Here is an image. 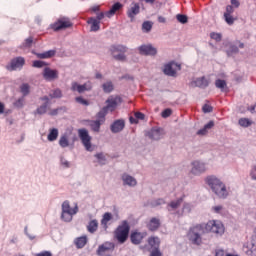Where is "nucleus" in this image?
Listing matches in <instances>:
<instances>
[{
  "label": "nucleus",
  "mask_w": 256,
  "mask_h": 256,
  "mask_svg": "<svg viewBox=\"0 0 256 256\" xmlns=\"http://www.w3.org/2000/svg\"><path fill=\"white\" fill-rule=\"evenodd\" d=\"M204 233H213L217 237H221L225 233V226L223 225H196L192 226L188 233L187 239L192 245H200L203 243L201 235Z\"/></svg>",
  "instance_id": "1"
},
{
  "label": "nucleus",
  "mask_w": 256,
  "mask_h": 256,
  "mask_svg": "<svg viewBox=\"0 0 256 256\" xmlns=\"http://www.w3.org/2000/svg\"><path fill=\"white\" fill-rule=\"evenodd\" d=\"M205 181L218 199H227V197H229L227 186L223 181H221V179L216 176H207Z\"/></svg>",
  "instance_id": "2"
},
{
  "label": "nucleus",
  "mask_w": 256,
  "mask_h": 256,
  "mask_svg": "<svg viewBox=\"0 0 256 256\" xmlns=\"http://www.w3.org/2000/svg\"><path fill=\"white\" fill-rule=\"evenodd\" d=\"M61 209V219L65 223L73 221V215H77V213H79V206L76 204L75 207L71 208V204L68 200L62 203Z\"/></svg>",
  "instance_id": "3"
},
{
  "label": "nucleus",
  "mask_w": 256,
  "mask_h": 256,
  "mask_svg": "<svg viewBox=\"0 0 256 256\" xmlns=\"http://www.w3.org/2000/svg\"><path fill=\"white\" fill-rule=\"evenodd\" d=\"M129 51V48L125 45H113L110 47V53L115 61H127L125 53Z\"/></svg>",
  "instance_id": "4"
},
{
  "label": "nucleus",
  "mask_w": 256,
  "mask_h": 256,
  "mask_svg": "<svg viewBox=\"0 0 256 256\" xmlns=\"http://www.w3.org/2000/svg\"><path fill=\"white\" fill-rule=\"evenodd\" d=\"M129 231H131V227L129 225H120L114 231V237L118 241V243H125L129 238Z\"/></svg>",
  "instance_id": "5"
},
{
  "label": "nucleus",
  "mask_w": 256,
  "mask_h": 256,
  "mask_svg": "<svg viewBox=\"0 0 256 256\" xmlns=\"http://www.w3.org/2000/svg\"><path fill=\"white\" fill-rule=\"evenodd\" d=\"M78 137L82 141V145L85 147L86 151H93V145L91 144V136L89 135V131H87V129H79Z\"/></svg>",
  "instance_id": "6"
},
{
  "label": "nucleus",
  "mask_w": 256,
  "mask_h": 256,
  "mask_svg": "<svg viewBox=\"0 0 256 256\" xmlns=\"http://www.w3.org/2000/svg\"><path fill=\"white\" fill-rule=\"evenodd\" d=\"M25 66V58L18 56L10 60V62L6 65L7 71H21Z\"/></svg>",
  "instance_id": "7"
},
{
  "label": "nucleus",
  "mask_w": 256,
  "mask_h": 256,
  "mask_svg": "<svg viewBox=\"0 0 256 256\" xmlns=\"http://www.w3.org/2000/svg\"><path fill=\"white\" fill-rule=\"evenodd\" d=\"M205 171H207V164H205L204 162H201L199 160L191 162V175L199 177V175H203Z\"/></svg>",
  "instance_id": "8"
},
{
  "label": "nucleus",
  "mask_w": 256,
  "mask_h": 256,
  "mask_svg": "<svg viewBox=\"0 0 256 256\" xmlns=\"http://www.w3.org/2000/svg\"><path fill=\"white\" fill-rule=\"evenodd\" d=\"M69 27H73V23L67 17H62L58 19L53 25L52 29L54 31H62V29H69Z\"/></svg>",
  "instance_id": "9"
},
{
  "label": "nucleus",
  "mask_w": 256,
  "mask_h": 256,
  "mask_svg": "<svg viewBox=\"0 0 256 256\" xmlns=\"http://www.w3.org/2000/svg\"><path fill=\"white\" fill-rule=\"evenodd\" d=\"M93 89V83L91 81L85 82L84 84H79L77 82H72L71 91L77 93H85V91H91Z\"/></svg>",
  "instance_id": "10"
},
{
  "label": "nucleus",
  "mask_w": 256,
  "mask_h": 256,
  "mask_svg": "<svg viewBox=\"0 0 256 256\" xmlns=\"http://www.w3.org/2000/svg\"><path fill=\"white\" fill-rule=\"evenodd\" d=\"M146 135L152 141H159L165 136V131L162 128H152Z\"/></svg>",
  "instance_id": "11"
},
{
  "label": "nucleus",
  "mask_w": 256,
  "mask_h": 256,
  "mask_svg": "<svg viewBox=\"0 0 256 256\" xmlns=\"http://www.w3.org/2000/svg\"><path fill=\"white\" fill-rule=\"evenodd\" d=\"M138 51L140 55H148L154 57V55H157V48L153 47L151 44L147 45H141L138 47Z\"/></svg>",
  "instance_id": "12"
},
{
  "label": "nucleus",
  "mask_w": 256,
  "mask_h": 256,
  "mask_svg": "<svg viewBox=\"0 0 256 256\" xmlns=\"http://www.w3.org/2000/svg\"><path fill=\"white\" fill-rule=\"evenodd\" d=\"M147 237V232L133 231L130 235V240L133 245H141L143 239Z\"/></svg>",
  "instance_id": "13"
},
{
  "label": "nucleus",
  "mask_w": 256,
  "mask_h": 256,
  "mask_svg": "<svg viewBox=\"0 0 256 256\" xmlns=\"http://www.w3.org/2000/svg\"><path fill=\"white\" fill-rule=\"evenodd\" d=\"M43 78L46 81H55V79H59V71L46 67L43 70Z\"/></svg>",
  "instance_id": "14"
},
{
  "label": "nucleus",
  "mask_w": 256,
  "mask_h": 256,
  "mask_svg": "<svg viewBox=\"0 0 256 256\" xmlns=\"http://www.w3.org/2000/svg\"><path fill=\"white\" fill-rule=\"evenodd\" d=\"M141 11V6H139V3H132L130 8L127 10V15L131 22L135 21V16L139 15Z\"/></svg>",
  "instance_id": "15"
},
{
  "label": "nucleus",
  "mask_w": 256,
  "mask_h": 256,
  "mask_svg": "<svg viewBox=\"0 0 256 256\" xmlns=\"http://www.w3.org/2000/svg\"><path fill=\"white\" fill-rule=\"evenodd\" d=\"M115 221H119V214L113 215L111 212H106L102 216L101 225H107L108 223H115Z\"/></svg>",
  "instance_id": "16"
},
{
  "label": "nucleus",
  "mask_w": 256,
  "mask_h": 256,
  "mask_svg": "<svg viewBox=\"0 0 256 256\" xmlns=\"http://www.w3.org/2000/svg\"><path fill=\"white\" fill-rule=\"evenodd\" d=\"M40 101H44V103L36 109V113L38 115H45L47 113V109L50 105L49 96H43L40 98Z\"/></svg>",
  "instance_id": "17"
},
{
  "label": "nucleus",
  "mask_w": 256,
  "mask_h": 256,
  "mask_svg": "<svg viewBox=\"0 0 256 256\" xmlns=\"http://www.w3.org/2000/svg\"><path fill=\"white\" fill-rule=\"evenodd\" d=\"M191 87H199L200 89H206V87H209V80L207 78L200 77L196 78L194 81L191 82Z\"/></svg>",
  "instance_id": "18"
},
{
  "label": "nucleus",
  "mask_w": 256,
  "mask_h": 256,
  "mask_svg": "<svg viewBox=\"0 0 256 256\" xmlns=\"http://www.w3.org/2000/svg\"><path fill=\"white\" fill-rule=\"evenodd\" d=\"M121 179L123 181V185H127L128 187H137V179H135V177L124 173L122 174Z\"/></svg>",
  "instance_id": "19"
},
{
  "label": "nucleus",
  "mask_w": 256,
  "mask_h": 256,
  "mask_svg": "<svg viewBox=\"0 0 256 256\" xmlns=\"http://www.w3.org/2000/svg\"><path fill=\"white\" fill-rule=\"evenodd\" d=\"M123 9V5L120 2L114 3L110 10L105 12V17H108V19H111L114 15L117 14V11H121Z\"/></svg>",
  "instance_id": "20"
},
{
  "label": "nucleus",
  "mask_w": 256,
  "mask_h": 256,
  "mask_svg": "<svg viewBox=\"0 0 256 256\" xmlns=\"http://www.w3.org/2000/svg\"><path fill=\"white\" fill-rule=\"evenodd\" d=\"M125 129V121L124 120H116L110 126V130L112 133H121V131Z\"/></svg>",
  "instance_id": "21"
},
{
  "label": "nucleus",
  "mask_w": 256,
  "mask_h": 256,
  "mask_svg": "<svg viewBox=\"0 0 256 256\" xmlns=\"http://www.w3.org/2000/svg\"><path fill=\"white\" fill-rule=\"evenodd\" d=\"M243 251H244V253H246V255L256 256L255 243H253V241L245 243L243 246Z\"/></svg>",
  "instance_id": "22"
},
{
  "label": "nucleus",
  "mask_w": 256,
  "mask_h": 256,
  "mask_svg": "<svg viewBox=\"0 0 256 256\" xmlns=\"http://www.w3.org/2000/svg\"><path fill=\"white\" fill-rule=\"evenodd\" d=\"M149 251L153 249H159L161 247V239L157 236H152L148 238Z\"/></svg>",
  "instance_id": "23"
},
{
  "label": "nucleus",
  "mask_w": 256,
  "mask_h": 256,
  "mask_svg": "<svg viewBox=\"0 0 256 256\" xmlns=\"http://www.w3.org/2000/svg\"><path fill=\"white\" fill-rule=\"evenodd\" d=\"M113 249H115V244L111 242H105L98 247L97 255L101 256L105 253V251H113Z\"/></svg>",
  "instance_id": "24"
},
{
  "label": "nucleus",
  "mask_w": 256,
  "mask_h": 256,
  "mask_svg": "<svg viewBox=\"0 0 256 256\" xmlns=\"http://www.w3.org/2000/svg\"><path fill=\"white\" fill-rule=\"evenodd\" d=\"M173 65H176L175 63H168L164 66L163 73L164 75H168V77H175L177 75V71L173 69Z\"/></svg>",
  "instance_id": "25"
},
{
  "label": "nucleus",
  "mask_w": 256,
  "mask_h": 256,
  "mask_svg": "<svg viewBox=\"0 0 256 256\" xmlns=\"http://www.w3.org/2000/svg\"><path fill=\"white\" fill-rule=\"evenodd\" d=\"M117 101H119V98H108L106 100L107 105L104 106V109L113 112L114 109H117Z\"/></svg>",
  "instance_id": "26"
},
{
  "label": "nucleus",
  "mask_w": 256,
  "mask_h": 256,
  "mask_svg": "<svg viewBox=\"0 0 256 256\" xmlns=\"http://www.w3.org/2000/svg\"><path fill=\"white\" fill-rule=\"evenodd\" d=\"M182 204H183V197H180L177 200L171 201L168 204L167 209L168 211H175V209H179Z\"/></svg>",
  "instance_id": "27"
},
{
  "label": "nucleus",
  "mask_w": 256,
  "mask_h": 256,
  "mask_svg": "<svg viewBox=\"0 0 256 256\" xmlns=\"http://www.w3.org/2000/svg\"><path fill=\"white\" fill-rule=\"evenodd\" d=\"M89 126L94 133H99L101 131V126L103 125L99 120H88Z\"/></svg>",
  "instance_id": "28"
},
{
  "label": "nucleus",
  "mask_w": 256,
  "mask_h": 256,
  "mask_svg": "<svg viewBox=\"0 0 256 256\" xmlns=\"http://www.w3.org/2000/svg\"><path fill=\"white\" fill-rule=\"evenodd\" d=\"M88 24L91 25L90 31L97 32L99 29H101V22L96 18L91 17L88 20Z\"/></svg>",
  "instance_id": "29"
},
{
  "label": "nucleus",
  "mask_w": 256,
  "mask_h": 256,
  "mask_svg": "<svg viewBox=\"0 0 256 256\" xmlns=\"http://www.w3.org/2000/svg\"><path fill=\"white\" fill-rule=\"evenodd\" d=\"M74 245L77 249H83L87 245V236L77 237L74 240Z\"/></svg>",
  "instance_id": "30"
},
{
  "label": "nucleus",
  "mask_w": 256,
  "mask_h": 256,
  "mask_svg": "<svg viewBox=\"0 0 256 256\" xmlns=\"http://www.w3.org/2000/svg\"><path fill=\"white\" fill-rule=\"evenodd\" d=\"M213 127H215V122L211 120L202 129L197 131V135H207V131L213 129Z\"/></svg>",
  "instance_id": "31"
},
{
  "label": "nucleus",
  "mask_w": 256,
  "mask_h": 256,
  "mask_svg": "<svg viewBox=\"0 0 256 256\" xmlns=\"http://www.w3.org/2000/svg\"><path fill=\"white\" fill-rule=\"evenodd\" d=\"M55 50H48L43 53H37L36 56L38 59H51V57H55Z\"/></svg>",
  "instance_id": "32"
},
{
  "label": "nucleus",
  "mask_w": 256,
  "mask_h": 256,
  "mask_svg": "<svg viewBox=\"0 0 256 256\" xmlns=\"http://www.w3.org/2000/svg\"><path fill=\"white\" fill-rule=\"evenodd\" d=\"M59 145L62 147V149L69 147V134L65 133L60 137Z\"/></svg>",
  "instance_id": "33"
},
{
  "label": "nucleus",
  "mask_w": 256,
  "mask_h": 256,
  "mask_svg": "<svg viewBox=\"0 0 256 256\" xmlns=\"http://www.w3.org/2000/svg\"><path fill=\"white\" fill-rule=\"evenodd\" d=\"M107 113H109V111L107 110V108L103 107L97 114H96V118L98 121H101L102 124L105 123V117H107Z\"/></svg>",
  "instance_id": "34"
},
{
  "label": "nucleus",
  "mask_w": 256,
  "mask_h": 256,
  "mask_svg": "<svg viewBox=\"0 0 256 256\" xmlns=\"http://www.w3.org/2000/svg\"><path fill=\"white\" fill-rule=\"evenodd\" d=\"M102 89L104 93H111L113 89H115V86L113 85L112 81H107L102 84Z\"/></svg>",
  "instance_id": "35"
},
{
  "label": "nucleus",
  "mask_w": 256,
  "mask_h": 256,
  "mask_svg": "<svg viewBox=\"0 0 256 256\" xmlns=\"http://www.w3.org/2000/svg\"><path fill=\"white\" fill-rule=\"evenodd\" d=\"M57 137H59V130L57 128L50 129L48 141H57Z\"/></svg>",
  "instance_id": "36"
},
{
  "label": "nucleus",
  "mask_w": 256,
  "mask_h": 256,
  "mask_svg": "<svg viewBox=\"0 0 256 256\" xmlns=\"http://www.w3.org/2000/svg\"><path fill=\"white\" fill-rule=\"evenodd\" d=\"M49 97L51 99H61L63 97V92H61V89L57 88L50 92Z\"/></svg>",
  "instance_id": "37"
},
{
  "label": "nucleus",
  "mask_w": 256,
  "mask_h": 256,
  "mask_svg": "<svg viewBox=\"0 0 256 256\" xmlns=\"http://www.w3.org/2000/svg\"><path fill=\"white\" fill-rule=\"evenodd\" d=\"M30 89H31V86H29L28 83H23V84L20 86V91H21L23 97H27V95H29Z\"/></svg>",
  "instance_id": "38"
},
{
  "label": "nucleus",
  "mask_w": 256,
  "mask_h": 256,
  "mask_svg": "<svg viewBox=\"0 0 256 256\" xmlns=\"http://www.w3.org/2000/svg\"><path fill=\"white\" fill-rule=\"evenodd\" d=\"M96 159H98L99 165H107V157H105V154L103 153H97L95 154Z\"/></svg>",
  "instance_id": "39"
},
{
  "label": "nucleus",
  "mask_w": 256,
  "mask_h": 256,
  "mask_svg": "<svg viewBox=\"0 0 256 256\" xmlns=\"http://www.w3.org/2000/svg\"><path fill=\"white\" fill-rule=\"evenodd\" d=\"M151 29H153V22L151 21H145L142 24V31L144 33H149L151 31Z\"/></svg>",
  "instance_id": "40"
},
{
  "label": "nucleus",
  "mask_w": 256,
  "mask_h": 256,
  "mask_svg": "<svg viewBox=\"0 0 256 256\" xmlns=\"http://www.w3.org/2000/svg\"><path fill=\"white\" fill-rule=\"evenodd\" d=\"M215 85L217 89H221V91H225V89L227 88V82L225 80L217 79L215 81Z\"/></svg>",
  "instance_id": "41"
},
{
  "label": "nucleus",
  "mask_w": 256,
  "mask_h": 256,
  "mask_svg": "<svg viewBox=\"0 0 256 256\" xmlns=\"http://www.w3.org/2000/svg\"><path fill=\"white\" fill-rule=\"evenodd\" d=\"M176 19H177L178 23H181L182 25L189 23V18L185 14H177Z\"/></svg>",
  "instance_id": "42"
},
{
  "label": "nucleus",
  "mask_w": 256,
  "mask_h": 256,
  "mask_svg": "<svg viewBox=\"0 0 256 256\" xmlns=\"http://www.w3.org/2000/svg\"><path fill=\"white\" fill-rule=\"evenodd\" d=\"M240 127H251L252 122L249 118H241L238 121Z\"/></svg>",
  "instance_id": "43"
},
{
  "label": "nucleus",
  "mask_w": 256,
  "mask_h": 256,
  "mask_svg": "<svg viewBox=\"0 0 256 256\" xmlns=\"http://www.w3.org/2000/svg\"><path fill=\"white\" fill-rule=\"evenodd\" d=\"M76 103L80 105H84L85 107H89L90 103L88 100H85L83 96H78L75 98Z\"/></svg>",
  "instance_id": "44"
},
{
  "label": "nucleus",
  "mask_w": 256,
  "mask_h": 256,
  "mask_svg": "<svg viewBox=\"0 0 256 256\" xmlns=\"http://www.w3.org/2000/svg\"><path fill=\"white\" fill-rule=\"evenodd\" d=\"M23 105H25V98H18L17 101L14 102V107L17 109H23Z\"/></svg>",
  "instance_id": "45"
},
{
  "label": "nucleus",
  "mask_w": 256,
  "mask_h": 256,
  "mask_svg": "<svg viewBox=\"0 0 256 256\" xmlns=\"http://www.w3.org/2000/svg\"><path fill=\"white\" fill-rule=\"evenodd\" d=\"M33 46V37H29L27 38L24 43L22 44V47L26 48V49H29Z\"/></svg>",
  "instance_id": "46"
},
{
  "label": "nucleus",
  "mask_w": 256,
  "mask_h": 256,
  "mask_svg": "<svg viewBox=\"0 0 256 256\" xmlns=\"http://www.w3.org/2000/svg\"><path fill=\"white\" fill-rule=\"evenodd\" d=\"M212 211L213 213H217L218 215H223V211H225V208L222 205L213 206Z\"/></svg>",
  "instance_id": "47"
},
{
  "label": "nucleus",
  "mask_w": 256,
  "mask_h": 256,
  "mask_svg": "<svg viewBox=\"0 0 256 256\" xmlns=\"http://www.w3.org/2000/svg\"><path fill=\"white\" fill-rule=\"evenodd\" d=\"M45 65H47V63H45L44 61L35 60L32 64V67H35L36 69H41V67H45Z\"/></svg>",
  "instance_id": "48"
},
{
  "label": "nucleus",
  "mask_w": 256,
  "mask_h": 256,
  "mask_svg": "<svg viewBox=\"0 0 256 256\" xmlns=\"http://www.w3.org/2000/svg\"><path fill=\"white\" fill-rule=\"evenodd\" d=\"M227 53H228V55L237 54V53H239V47H237L236 45H230Z\"/></svg>",
  "instance_id": "49"
},
{
  "label": "nucleus",
  "mask_w": 256,
  "mask_h": 256,
  "mask_svg": "<svg viewBox=\"0 0 256 256\" xmlns=\"http://www.w3.org/2000/svg\"><path fill=\"white\" fill-rule=\"evenodd\" d=\"M224 18L228 25H233V23H235V19L233 16H231V14H224Z\"/></svg>",
  "instance_id": "50"
},
{
  "label": "nucleus",
  "mask_w": 256,
  "mask_h": 256,
  "mask_svg": "<svg viewBox=\"0 0 256 256\" xmlns=\"http://www.w3.org/2000/svg\"><path fill=\"white\" fill-rule=\"evenodd\" d=\"M60 163L65 169H69V167H71V162L67 161L64 157L60 158Z\"/></svg>",
  "instance_id": "51"
},
{
  "label": "nucleus",
  "mask_w": 256,
  "mask_h": 256,
  "mask_svg": "<svg viewBox=\"0 0 256 256\" xmlns=\"http://www.w3.org/2000/svg\"><path fill=\"white\" fill-rule=\"evenodd\" d=\"M210 37H211V39H214V41L219 42V41H221V39H222L223 36L221 35V33L212 32V33L210 34Z\"/></svg>",
  "instance_id": "52"
},
{
  "label": "nucleus",
  "mask_w": 256,
  "mask_h": 256,
  "mask_svg": "<svg viewBox=\"0 0 256 256\" xmlns=\"http://www.w3.org/2000/svg\"><path fill=\"white\" fill-rule=\"evenodd\" d=\"M203 113H212L213 112V106L209 104H204L202 107Z\"/></svg>",
  "instance_id": "53"
},
{
  "label": "nucleus",
  "mask_w": 256,
  "mask_h": 256,
  "mask_svg": "<svg viewBox=\"0 0 256 256\" xmlns=\"http://www.w3.org/2000/svg\"><path fill=\"white\" fill-rule=\"evenodd\" d=\"M150 251V256H163V253H161V250L159 248L149 250Z\"/></svg>",
  "instance_id": "54"
},
{
  "label": "nucleus",
  "mask_w": 256,
  "mask_h": 256,
  "mask_svg": "<svg viewBox=\"0 0 256 256\" xmlns=\"http://www.w3.org/2000/svg\"><path fill=\"white\" fill-rule=\"evenodd\" d=\"M171 113H173V111H171V109L167 108L162 112V117L163 119H167V117H171Z\"/></svg>",
  "instance_id": "55"
},
{
  "label": "nucleus",
  "mask_w": 256,
  "mask_h": 256,
  "mask_svg": "<svg viewBox=\"0 0 256 256\" xmlns=\"http://www.w3.org/2000/svg\"><path fill=\"white\" fill-rule=\"evenodd\" d=\"M183 211L186 213H191V204L189 203H184L183 205Z\"/></svg>",
  "instance_id": "56"
},
{
  "label": "nucleus",
  "mask_w": 256,
  "mask_h": 256,
  "mask_svg": "<svg viewBox=\"0 0 256 256\" xmlns=\"http://www.w3.org/2000/svg\"><path fill=\"white\" fill-rule=\"evenodd\" d=\"M134 117L137 119H140V121H143V119H145V114L141 113V112H136L134 114Z\"/></svg>",
  "instance_id": "57"
},
{
  "label": "nucleus",
  "mask_w": 256,
  "mask_h": 256,
  "mask_svg": "<svg viewBox=\"0 0 256 256\" xmlns=\"http://www.w3.org/2000/svg\"><path fill=\"white\" fill-rule=\"evenodd\" d=\"M97 225H88L87 229L89 231V233H95V231H97Z\"/></svg>",
  "instance_id": "58"
},
{
  "label": "nucleus",
  "mask_w": 256,
  "mask_h": 256,
  "mask_svg": "<svg viewBox=\"0 0 256 256\" xmlns=\"http://www.w3.org/2000/svg\"><path fill=\"white\" fill-rule=\"evenodd\" d=\"M135 221L131 220V216L127 220L122 221V225H133Z\"/></svg>",
  "instance_id": "59"
},
{
  "label": "nucleus",
  "mask_w": 256,
  "mask_h": 256,
  "mask_svg": "<svg viewBox=\"0 0 256 256\" xmlns=\"http://www.w3.org/2000/svg\"><path fill=\"white\" fill-rule=\"evenodd\" d=\"M36 256H53V254L49 251H43V252L36 254Z\"/></svg>",
  "instance_id": "60"
},
{
  "label": "nucleus",
  "mask_w": 256,
  "mask_h": 256,
  "mask_svg": "<svg viewBox=\"0 0 256 256\" xmlns=\"http://www.w3.org/2000/svg\"><path fill=\"white\" fill-rule=\"evenodd\" d=\"M231 13H233V6L228 5L226 7V13H224V15H231Z\"/></svg>",
  "instance_id": "61"
},
{
  "label": "nucleus",
  "mask_w": 256,
  "mask_h": 256,
  "mask_svg": "<svg viewBox=\"0 0 256 256\" xmlns=\"http://www.w3.org/2000/svg\"><path fill=\"white\" fill-rule=\"evenodd\" d=\"M150 223H152L153 225H161V221L158 218H152L150 220Z\"/></svg>",
  "instance_id": "62"
},
{
  "label": "nucleus",
  "mask_w": 256,
  "mask_h": 256,
  "mask_svg": "<svg viewBox=\"0 0 256 256\" xmlns=\"http://www.w3.org/2000/svg\"><path fill=\"white\" fill-rule=\"evenodd\" d=\"M250 175L251 178L254 179V181H256V166L252 169Z\"/></svg>",
  "instance_id": "63"
},
{
  "label": "nucleus",
  "mask_w": 256,
  "mask_h": 256,
  "mask_svg": "<svg viewBox=\"0 0 256 256\" xmlns=\"http://www.w3.org/2000/svg\"><path fill=\"white\" fill-rule=\"evenodd\" d=\"M215 256H225V251L224 250H217Z\"/></svg>",
  "instance_id": "64"
}]
</instances>
